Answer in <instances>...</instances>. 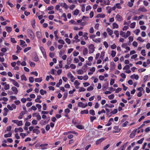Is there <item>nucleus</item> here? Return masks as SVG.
I'll return each mask as SVG.
<instances>
[{
    "label": "nucleus",
    "instance_id": "20e7f679",
    "mask_svg": "<svg viewBox=\"0 0 150 150\" xmlns=\"http://www.w3.org/2000/svg\"><path fill=\"white\" fill-rule=\"evenodd\" d=\"M9 80L13 82V85L16 86L17 87H18L19 86V85L15 80L12 79L11 78H9Z\"/></svg>",
    "mask_w": 150,
    "mask_h": 150
},
{
    "label": "nucleus",
    "instance_id": "f704fd0d",
    "mask_svg": "<svg viewBox=\"0 0 150 150\" xmlns=\"http://www.w3.org/2000/svg\"><path fill=\"white\" fill-rule=\"evenodd\" d=\"M120 35L122 37H123L125 38V32L122 31H120Z\"/></svg>",
    "mask_w": 150,
    "mask_h": 150
},
{
    "label": "nucleus",
    "instance_id": "774afa93",
    "mask_svg": "<svg viewBox=\"0 0 150 150\" xmlns=\"http://www.w3.org/2000/svg\"><path fill=\"white\" fill-rule=\"evenodd\" d=\"M70 67L72 69H75L76 68V66L74 64H71L70 66Z\"/></svg>",
    "mask_w": 150,
    "mask_h": 150
},
{
    "label": "nucleus",
    "instance_id": "8fccbe9b",
    "mask_svg": "<svg viewBox=\"0 0 150 150\" xmlns=\"http://www.w3.org/2000/svg\"><path fill=\"white\" fill-rule=\"evenodd\" d=\"M32 124L33 125H36L38 124V121L35 120H33L32 122Z\"/></svg>",
    "mask_w": 150,
    "mask_h": 150
},
{
    "label": "nucleus",
    "instance_id": "2f4dec72",
    "mask_svg": "<svg viewBox=\"0 0 150 150\" xmlns=\"http://www.w3.org/2000/svg\"><path fill=\"white\" fill-rule=\"evenodd\" d=\"M46 91L43 89H42L40 90V93L42 95H43L44 94H46Z\"/></svg>",
    "mask_w": 150,
    "mask_h": 150
},
{
    "label": "nucleus",
    "instance_id": "aec40b11",
    "mask_svg": "<svg viewBox=\"0 0 150 150\" xmlns=\"http://www.w3.org/2000/svg\"><path fill=\"white\" fill-rule=\"evenodd\" d=\"M88 53V50L87 48H85L83 51V54L84 55H86Z\"/></svg>",
    "mask_w": 150,
    "mask_h": 150
},
{
    "label": "nucleus",
    "instance_id": "4468645a",
    "mask_svg": "<svg viewBox=\"0 0 150 150\" xmlns=\"http://www.w3.org/2000/svg\"><path fill=\"white\" fill-rule=\"evenodd\" d=\"M106 30L109 35H111L113 33V31L112 30H111L110 28H107Z\"/></svg>",
    "mask_w": 150,
    "mask_h": 150
},
{
    "label": "nucleus",
    "instance_id": "412c9836",
    "mask_svg": "<svg viewBox=\"0 0 150 150\" xmlns=\"http://www.w3.org/2000/svg\"><path fill=\"white\" fill-rule=\"evenodd\" d=\"M33 132L37 134H38L40 132L39 130L37 129H35L33 130Z\"/></svg>",
    "mask_w": 150,
    "mask_h": 150
},
{
    "label": "nucleus",
    "instance_id": "f03ea898",
    "mask_svg": "<svg viewBox=\"0 0 150 150\" xmlns=\"http://www.w3.org/2000/svg\"><path fill=\"white\" fill-rule=\"evenodd\" d=\"M95 47L93 44H91L88 46V49L89 50V54L93 53L95 51Z\"/></svg>",
    "mask_w": 150,
    "mask_h": 150
},
{
    "label": "nucleus",
    "instance_id": "5701e85b",
    "mask_svg": "<svg viewBox=\"0 0 150 150\" xmlns=\"http://www.w3.org/2000/svg\"><path fill=\"white\" fill-rule=\"evenodd\" d=\"M42 81V77L36 78L35 79V82H40Z\"/></svg>",
    "mask_w": 150,
    "mask_h": 150
},
{
    "label": "nucleus",
    "instance_id": "bf43d9fd",
    "mask_svg": "<svg viewBox=\"0 0 150 150\" xmlns=\"http://www.w3.org/2000/svg\"><path fill=\"white\" fill-rule=\"evenodd\" d=\"M115 97V96L114 94H111L108 96V98L110 100H111L113 99Z\"/></svg>",
    "mask_w": 150,
    "mask_h": 150
},
{
    "label": "nucleus",
    "instance_id": "1a4fd4ad",
    "mask_svg": "<svg viewBox=\"0 0 150 150\" xmlns=\"http://www.w3.org/2000/svg\"><path fill=\"white\" fill-rule=\"evenodd\" d=\"M12 90L14 92V94H17L18 91L17 88L15 86H13L11 88Z\"/></svg>",
    "mask_w": 150,
    "mask_h": 150
},
{
    "label": "nucleus",
    "instance_id": "7ed1b4c3",
    "mask_svg": "<svg viewBox=\"0 0 150 150\" xmlns=\"http://www.w3.org/2000/svg\"><path fill=\"white\" fill-rule=\"evenodd\" d=\"M87 105L88 104L87 103L84 104L83 103L81 102H79L78 104V106L79 107L85 108L87 107Z\"/></svg>",
    "mask_w": 150,
    "mask_h": 150
},
{
    "label": "nucleus",
    "instance_id": "0e129e2a",
    "mask_svg": "<svg viewBox=\"0 0 150 150\" xmlns=\"http://www.w3.org/2000/svg\"><path fill=\"white\" fill-rule=\"evenodd\" d=\"M37 115H36L35 117H37V119L38 120H39L41 119V116L39 114V113H38Z\"/></svg>",
    "mask_w": 150,
    "mask_h": 150
},
{
    "label": "nucleus",
    "instance_id": "dca6fc26",
    "mask_svg": "<svg viewBox=\"0 0 150 150\" xmlns=\"http://www.w3.org/2000/svg\"><path fill=\"white\" fill-rule=\"evenodd\" d=\"M32 59L33 61L35 62H38L39 60V58L37 55L33 57Z\"/></svg>",
    "mask_w": 150,
    "mask_h": 150
},
{
    "label": "nucleus",
    "instance_id": "c9c22d12",
    "mask_svg": "<svg viewBox=\"0 0 150 150\" xmlns=\"http://www.w3.org/2000/svg\"><path fill=\"white\" fill-rule=\"evenodd\" d=\"M103 4L105 5H109L110 4V1L109 0H103Z\"/></svg>",
    "mask_w": 150,
    "mask_h": 150
},
{
    "label": "nucleus",
    "instance_id": "7c9ffc66",
    "mask_svg": "<svg viewBox=\"0 0 150 150\" xmlns=\"http://www.w3.org/2000/svg\"><path fill=\"white\" fill-rule=\"evenodd\" d=\"M21 79L22 80H24L25 81L27 80L26 77L24 74L21 75Z\"/></svg>",
    "mask_w": 150,
    "mask_h": 150
},
{
    "label": "nucleus",
    "instance_id": "6ab92c4d",
    "mask_svg": "<svg viewBox=\"0 0 150 150\" xmlns=\"http://www.w3.org/2000/svg\"><path fill=\"white\" fill-rule=\"evenodd\" d=\"M139 78V76L138 75L134 74L132 75V79H135L136 80H138Z\"/></svg>",
    "mask_w": 150,
    "mask_h": 150
},
{
    "label": "nucleus",
    "instance_id": "c03bdc74",
    "mask_svg": "<svg viewBox=\"0 0 150 150\" xmlns=\"http://www.w3.org/2000/svg\"><path fill=\"white\" fill-rule=\"evenodd\" d=\"M29 81L31 83H32L34 81V78L33 77L30 76L29 77Z\"/></svg>",
    "mask_w": 150,
    "mask_h": 150
},
{
    "label": "nucleus",
    "instance_id": "4be33fe9",
    "mask_svg": "<svg viewBox=\"0 0 150 150\" xmlns=\"http://www.w3.org/2000/svg\"><path fill=\"white\" fill-rule=\"evenodd\" d=\"M116 18L117 21H120L122 20V17L119 14L117 15L116 16Z\"/></svg>",
    "mask_w": 150,
    "mask_h": 150
},
{
    "label": "nucleus",
    "instance_id": "052dcab7",
    "mask_svg": "<svg viewBox=\"0 0 150 150\" xmlns=\"http://www.w3.org/2000/svg\"><path fill=\"white\" fill-rule=\"evenodd\" d=\"M116 7L118 9H121L122 7L120 6V3H116L115 4Z\"/></svg>",
    "mask_w": 150,
    "mask_h": 150
},
{
    "label": "nucleus",
    "instance_id": "09e8293b",
    "mask_svg": "<svg viewBox=\"0 0 150 150\" xmlns=\"http://www.w3.org/2000/svg\"><path fill=\"white\" fill-rule=\"evenodd\" d=\"M75 7V6L74 4H72L70 5L69 7V8L71 10H73Z\"/></svg>",
    "mask_w": 150,
    "mask_h": 150
},
{
    "label": "nucleus",
    "instance_id": "9b49d317",
    "mask_svg": "<svg viewBox=\"0 0 150 150\" xmlns=\"http://www.w3.org/2000/svg\"><path fill=\"white\" fill-rule=\"evenodd\" d=\"M114 129L113 132L116 133L119 132L120 130V129L119 128L118 126H115L114 127Z\"/></svg>",
    "mask_w": 150,
    "mask_h": 150
},
{
    "label": "nucleus",
    "instance_id": "473e14b6",
    "mask_svg": "<svg viewBox=\"0 0 150 150\" xmlns=\"http://www.w3.org/2000/svg\"><path fill=\"white\" fill-rule=\"evenodd\" d=\"M92 40L93 42H94L96 43H97V42L99 43L101 41V39L100 38H98L96 39H93Z\"/></svg>",
    "mask_w": 150,
    "mask_h": 150
},
{
    "label": "nucleus",
    "instance_id": "0eeeda50",
    "mask_svg": "<svg viewBox=\"0 0 150 150\" xmlns=\"http://www.w3.org/2000/svg\"><path fill=\"white\" fill-rule=\"evenodd\" d=\"M48 144H42L39 146L40 147L41 149H46L47 148L46 147L48 146Z\"/></svg>",
    "mask_w": 150,
    "mask_h": 150
},
{
    "label": "nucleus",
    "instance_id": "39448f33",
    "mask_svg": "<svg viewBox=\"0 0 150 150\" xmlns=\"http://www.w3.org/2000/svg\"><path fill=\"white\" fill-rule=\"evenodd\" d=\"M20 45L23 47H24L27 46V45L26 44L25 42L23 40H20Z\"/></svg>",
    "mask_w": 150,
    "mask_h": 150
},
{
    "label": "nucleus",
    "instance_id": "cd10ccee",
    "mask_svg": "<svg viewBox=\"0 0 150 150\" xmlns=\"http://www.w3.org/2000/svg\"><path fill=\"white\" fill-rule=\"evenodd\" d=\"M62 80L61 79L59 80V82L58 83H57L56 85V86L57 87H59V86L62 84Z\"/></svg>",
    "mask_w": 150,
    "mask_h": 150
},
{
    "label": "nucleus",
    "instance_id": "bb28decb",
    "mask_svg": "<svg viewBox=\"0 0 150 150\" xmlns=\"http://www.w3.org/2000/svg\"><path fill=\"white\" fill-rule=\"evenodd\" d=\"M108 82L106 83V84H105L102 86V88L103 90H105L107 89L108 87Z\"/></svg>",
    "mask_w": 150,
    "mask_h": 150
},
{
    "label": "nucleus",
    "instance_id": "4d7b16f0",
    "mask_svg": "<svg viewBox=\"0 0 150 150\" xmlns=\"http://www.w3.org/2000/svg\"><path fill=\"white\" fill-rule=\"evenodd\" d=\"M58 42L59 43L62 44V45H64L65 43L64 41L62 39L59 40H58Z\"/></svg>",
    "mask_w": 150,
    "mask_h": 150
},
{
    "label": "nucleus",
    "instance_id": "6e6d98bb",
    "mask_svg": "<svg viewBox=\"0 0 150 150\" xmlns=\"http://www.w3.org/2000/svg\"><path fill=\"white\" fill-rule=\"evenodd\" d=\"M23 125V121L22 120L18 121L17 124V125L18 126H21Z\"/></svg>",
    "mask_w": 150,
    "mask_h": 150
},
{
    "label": "nucleus",
    "instance_id": "a18cd8bd",
    "mask_svg": "<svg viewBox=\"0 0 150 150\" xmlns=\"http://www.w3.org/2000/svg\"><path fill=\"white\" fill-rule=\"evenodd\" d=\"M140 32V30L139 29H137L134 31V33L136 35H138Z\"/></svg>",
    "mask_w": 150,
    "mask_h": 150
},
{
    "label": "nucleus",
    "instance_id": "f3484780",
    "mask_svg": "<svg viewBox=\"0 0 150 150\" xmlns=\"http://www.w3.org/2000/svg\"><path fill=\"white\" fill-rule=\"evenodd\" d=\"M113 121V118H110L108 122V123H107L106 125V126H109L112 123H111V121Z\"/></svg>",
    "mask_w": 150,
    "mask_h": 150
},
{
    "label": "nucleus",
    "instance_id": "b1692460",
    "mask_svg": "<svg viewBox=\"0 0 150 150\" xmlns=\"http://www.w3.org/2000/svg\"><path fill=\"white\" fill-rule=\"evenodd\" d=\"M80 113L81 114H87L88 113V110H85L81 111Z\"/></svg>",
    "mask_w": 150,
    "mask_h": 150
},
{
    "label": "nucleus",
    "instance_id": "e2e57ef3",
    "mask_svg": "<svg viewBox=\"0 0 150 150\" xmlns=\"http://www.w3.org/2000/svg\"><path fill=\"white\" fill-rule=\"evenodd\" d=\"M93 88H94L92 86H90L87 88V91H91L93 90Z\"/></svg>",
    "mask_w": 150,
    "mask_h": 150
},
{
    "label": "nucleus",
    "instance_id": "3c124183",
    "mask_svg": "<svg viewBox=\"0 0 150 150\" xmlns=\"http://www.w3.org/2000/svg\"><path fill=\"white\" fill-rule=\"evenodd\" d=\"M30 66L32 67H33L35 65V63L34 62H32L31 61L29 62Z\"/></svg>",
    "mask_w": 150,
    "mask_h": 150
},
{
    "label": "nucleus",
    "instance_id": "864d4df0",
    "mask_svg": "<svg viewBox=\"0 0 150 150\" xmlns=\"http://www.w3.org/2000/svg\"><path fill=\"white\" fill-rule=\"evenodd\" d=\"M76 127L80 129H84V127L81 125H77L76 126Z\"/></svg>",
    "mask_w": 150,
    "mask_h": 150
},
{
    "label": "nucleus",
    "instance_id": "f257e3e1",
    "mask_svg": "<svg viewBox=\"0 0 150 150\" xmlns=\"http://www.w3.org/2000/svg\"><path fill=\"white\" fill-rule=\"evenodd\" d=\"M27 32L30 35L29 38L31 40H33L35 38V34L32 30L28 29L27 30Z\"/></svg>",
    "mask_w": 150,
    "mask_h": 150
},
{
    "label": "nucleus",
    "instance_id": "a19ab883",
    "mask_svg": "<svg viewBox=\"0 0 150 150\" xmlns=\"http://www.w3.org/2000/svg\"><path fill=\"white\" fill-rule=\"evenodd\" d=\"M105 52L104 51H103L101 52L100 58L101 59H103L104 56Z\"/></svg>",
    "mask_w": 150,
    "mask_h": 150
},
{
    "label": "nucleus",
    "instance_id": "6e6552de",
    "mask_svg": "<svg viewBox=\"0 0 150 150\" xmlns=\"http://www.w3.org/2000/svg\"><path fill=\"white\" fill-rule=\"evenodd\" d=\"M138 11H141L142 12H146L147 11V10L144 6L139 8L138 9Z\"/></svg>",
    "mask_w": 150,
    "mask_h": 150
},
{
    "label": "nucleus",
    "instance_id": "ea45409f",
    "mask_svg": "<svg viewBox=\"0 0 150 150\" xmlns=\"http://www.w3.org/2000/svg\"><path fill=\"white\" fill-rule=\"evenodd\" d=\"M10 86L8 84H6L4 85V89L5 90H7L9 88Z\"/></svg>",
    "mask_w": 150,
    "mask_h": 150
},
{
    "label": "nucleus",
    "instance_id": "2eb2a0df",
    "mask_svg": "<svg viewBox=\"0 0 150 150\" xmlns=\"http://www.w3.org/2000/svg\"><path fill=\"white\" fill-rule=\"evenodd\" d=\"M36 35L38 38H41L42 35L41 32L39 31H37L36 33Z\"/></svg>",
    "mask_w": 150,
    "mask_h": 150
},
{
    "label": "nucleus",
    "instance_id": "37998d69",
    "mask_svg": "<svg viewBox=\"0 0 150 150\" xmlns=\"http://www.w3.org/2000/svg\"><path fill=\"white\" fill-rule=\"evenodd\" d=\"M77 73L79 74H82L83 73V71L81 69H79L77 71Z\"/></svg>",
    "mask_w": 150,
    "mask_h": 150
},
{
    "label": "nucleus",
    "instance_id": "72a5a7b5",
    "mask_svg": "<svg viewBox=\"0 0 150 150\" xmlns=\"http://www.w3.org/2000/svg\"><path fill=\"white\" fill-rule=\"evenodd\" d=\"M79 13V10L78 9H76L74 10L73 14L74 15L77 16Z\"/></svg>",
    "mask_w": 150,
    "mask_h": 150
},
{
    "label": "nucleus",
    "instance_id": "c756f323",
    "mask_svg": "<svg viewBox=\"0 0 150 150\" xmlns=\"http://www.w3.org/2000/svg\"><path fill=\"white\" fill-rule=\"evenodd\" d=\"M113 25V27H112V29H114L115 28H118L119 26L118 24H117L116 23H113L112 24Z\"/></svg>",
    "mask_w": 150,
    "mask_h": 150
},
{
    "label": "nucleus",
    "instance_id": "4c0bfd02",
    "mask_svg": "<svg viewBox=\"0 0 150 150\" xmlns=\"http://www.w3.org/2000/svg\"><path fill=\"white\" fill-rule=\"evenodd\" d=\"M116 54V52L114 50H112L111 51V55L112 57H114Z\"/></svg>",
    "mask_w": 150,
    "mask_h": 150
},
{
    "label": "nucleus",
    "instance_id": "79ce46f5",
    "mask_svg": "<svg viewBox=\"0 0 150 150\" xmlns=\"http://www.w3.org/2000/svg\"><path fill=\"white\" fill-rule=\"evenodd\" d=\"M89 113L91 115L93 116H94L95 115V111L93 110H91L89 111Z\"/></svg>",
    "mask_w": 150,
    "mask_h": 150
},
{
    "label": "nucleus",
    "instance_id": "de8ad7c7",
    "mask_svg": "<svg viewBox=\"0 0 150 150\" xmlns=\"http://www.w3.org/2000/svg\"><path fill=\"white\" fill-rule=\"evenodd\" d=\"M61 6L64 7L66 9H67L68 8V6L66 3H64L63 5H61Z\"/></svg>",
    "mask_w": 150,
    "mask_h": 150
},
{
    "label": "nucleus",
    "instance_id": "f8f14e48",
    "mask_svg": "<svg viewBox=\"0 0 150 150\" xmlns=\"http://www.w3.org/2000/svg\"><path fill=\"white\" fill-rule=\"evenodd\" d=\"M25 114V113L24 111H22L19 114V116L18 117V118L19 119H21L23 118V116Z\"/></svg>",
    "mask_w": 150,
    "mask_h": 150
},
{
    "label": "nucleus",
    "instance_id": "58836bf2",
    "mask_svg": "<svg viewBox=\"0 0 150 150\" xmlns=\"http://www.w3.org/2000/svg\"><path fill=\"white\" fill-rule=\"evenodd\" d=\"M114 34L115 35L117 38H118L119 36V33L118 31L115 30L114 32Z\"/></svg>",
    "mask_w": 150,
    "mask_h": 150
},
{
    "label": "nucleus",
    "instance_id": "338daca9",
    "mask_svg": "<svg viewBox=\"0 0 150 150\" xmlns=\"http://www.w3.org/2000/svg\"><path fill=\"white\" fill-rule=\"evenodd\" d=\"M11 41L13 43H16L17 42V41L15 40L14 38H11Z\"/></svg>",
    "mask_w": 150,
    "mask_h": 150
},
{
    "label": "nucleus",
    "instance_id": "a211bd4d",
    "mask_svg": "<svg viewBox=\"0 0 150 150\" xmlns=\"http://www.w3.org/2000/svg\"><path fill=\"white\" fill-rule=\"evenodd\" d=\"M127 146V143L125 144L121 147H120L118 149V150H125V148Z\"/></svg>",
    "mask_w": 150,
    "mask_h": 150
},
{
    "label": "nucleus",
    "instance_id": "69168bd1",
    "mask_svg": "<svg viewBox=\"0 0 150 150\" xmlns=\"http://www.w3.org/2000/svg\"><path fill=\"white\" fill-rule=\"evenodd\" d=\"M67 76L68 78H73L74 76L70 72L68 73Z\"/></svg>",
    "mask_w": 150,
    "mask_h": 150
},
{
    "label": "nucleus",
    "instance_id": "c85d7f7f",
    "mask_svg": "<svg viewBox=\"0 0 150 150\" xmlns=\"http://www.w3.org/2000/svg\"><path fill=\"white\" fill-rule=\"evenodd\" d=\"M12 135V133L11 132H9L8 134H5L4 135V137L5 138H7L8 137H11Z\"/></svg>",
    "mask_w": 150,
    "mask_h": 150
},
{
    "label": "nucleus",
    "instance_id": "5fc2aeb1",
    "mask_svg": "<svg viewBox=\"0 0 150 150\" xmlns=\"http://www.w3.org/2000/svg\"><path fill=\"white\" fill-rule=\"evenodd\" d=\"M130 35V32L129 31H127L126 34H125V38L128 37Z\"/></svg>",
    "mask_w": 150,
    "mask_h": 150
},
{
    "label": "nucleus",
    "instance_id": "680f3d73",
    "mask_svg": "<svg viewBox=\"0 0 150 150\" xmlns=\"http://www.w3.org/2000/svg\"><path fill=\"white\" fill-rule=\"evenodd\" d=\"M80 84V83H79L77 80H76L74 82V84L75 86H79Z\"/></svg>",
    "mask_w": 150,
    "mask_h": 150
},
{
    "label": "nucleus",
    "instance_id": "ddd939ff",
    "mask_svg": "<svg viewBox=\"0 0 150 150\" xmlns=\"http://www.w3.org/2000/svg\"><path fill=\"white\" fill-rule=\"evenodd\" d=\"M4 112L3 114V116H6L7 115V113L8 111V110L6 108H4Z\"/></svg>",
    "mask_w": 150,
    "mask_h": 150
},
{
    "label": "nucleus",
    "instance_id": "49530a36",
    "mask_svg": "<svg viewBox=\"0 0 150 150\" xmlns=\"http://www.w3.org/2000/svg\"><path fill=\"white\" fill-rule=\"evenodd\" d=\"M31 49V47H28L25 48L23 50V52H26L30 50Z\"/></svg>",
    "mask_w": 150,
    "mask_h": 150
},
{
    "label": "nucleus",
    "instance_id": "a878e982",
    "mask_svg": "<svg viewBox=\"0 0 150 150\" xmlns=\"http://www.w3.org/2000/svg\"><path fill=\"white\" fill-rule=\"evenodd\" d=\"M105 17V15L104 14H99L97 15L96 16L97 18H104Z\"/></svg>",
    "mask_w": 150,
    "mask_h": 150
},
{
    "label": "nucleus",
    "instance_id": "9d476101",
    "mask_svg": "<svg viewBox=\"0 0 150 150\" xmlns=\"http://www.w3.org/2000/svg\"><path fill=\"white\" fill-rule=\"evenodd\" d=\"M40 49L43 55V57H46V52L45 51L44 49L42 47H41L40 48Z\"/></svg>",
    "mask_w": 150,
    "mask_h": 150
},
{
    "label": "nucleus",
    "instance_id": "13d9d810",
    "mask_svg": "<svg viewBox=\"0 0 150 150\" xmlns=\"http://www.w3.org/2000/svg\"><path fill=\"white\" fill-rule=\"evenodd\" d=\"M115 83V80L112 79H111L110 81V85H112Z\"/></svg>",
    "mask_w": 150,
    "mask_h": 150
},
{
    "label": "nucleus",
    "instance_id": "393cba45",
    "mask_svg": "<svg viewBox=\"0 0 150 150\" xmlns=\"http://www.w3.org/2000/svg\"><path fill=\"white\" fill-rule=\"evenodd\" d=\"M6 31L10 33L12 30V28L11 27L6 26Z\"/></svg>",
    "mask_w": 150,
    "mask_h": 150
},
{
    "label": "nucleus",
    "instance_id": "423d86ee",
    "mask_svg": "<svg viewBox=\"0 0 150 150\" xmlns=\"http://www.w3.org/2000/svg\"><path fill=\"white\" fill-rule=\"evenodd\" d=\"M105 139V138H101L100 139H98L96 142V144L97 145H98L100 144L101 142H102Z\"/></svg>",
    "mask_w": 150,
    "mask_h": 150
},
{
    "label": "nucleus",
    "instance_id": "603ef678",
    "mask_svg": "<svg viewBox=\"0 0 150 150\" xmlns=\"http://www.w3.org/2000/svg\"><path fill=\"white\" fill-rule=\"evenodd\" d=\"M146 52L145 50H142L141 51V54L143 56H146Z\"/></svg>",
    "mask_w": 150,
    "mask_h": 150
},
{
    "label": "nucleus",
    "instance_id": "e433bc0d",
    "mask_svg": "<svg viewBox=\"0 0 150 150\" xmlns=\"http://www.w3.org/2000/svg\"><path fill=\"white\" fill-rule=\"evenodd\" d=\"M90 121L92 122L94 120L96 119V117L91 116L90 117Z\"/></svg>",
    "mask_w": 150,
    "mask_h": 150
}]
</instances>
